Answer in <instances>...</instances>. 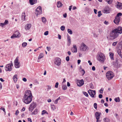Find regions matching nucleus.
Segmentation results:
<instances>
[{"instance_id":"nucleus-6","label":"nucleus","mask_w":122,"mask_h":122,"mask_svg":"<svg viewBox=\"0 0 122 122\" xmlns=\"http://www.w3.org/2000/svg\"><path fill=\"white\" fill-rule=\"evenodd\" d=\"M20 33L18 31H16L15 32V34L11 37L12 39L14 38H18L20 37Z\"/></svg>"},{"instance_id":"nucleus-3","label":"nucleus","mask_w":122,"mask_h":122,"mask_svg":"<svg viewBox=\"0 0 122 122\" xmlns=\"http://www.w3.org/2000/svg\"><path fill=\"white\" fill-rule=\"evenodd\" d=\"M97 60L99 61L103 62L105 59V56L104 54L101 52H98L97 55Z\"/></svg>"},{"instance_id":"nucleus-20","label":"nucleus","mask_w":122,"mask_h":122,"mask_svg":"<svg viewBox=\"0 0 122 122\" xmlns=\"http://www.w3.org/2000/svg\"><path fill=\"white\" fill-rule=\"evenodd\" d=\"M95 116L96 119L100 118V113L97 112L95 113Z\"/></svg>"},{"instance_id":"nucleus-34","label":"nucleus","mask_w":122,"mask_h":122,"mask_svg":"<svg viewBox=\"0 0 122 122\" xmlns=\"http://www.w3.org/2000/svg\"><path fill=\"white\" fill-rule=\"evenodd\" d=\"M106 1L107 2L108 4H111L112 2V0H106Z\"/></svg>"},{"instance_id":"nucleus-11","label":"nucleus","mask_w":122,"mask_h":122,"mask_svg":"<svg viewBox=\"0 0 122 122\" xmlns=\"http://www.w3.org/2000/svg\"><path fill=\"white\" fill-rule=\"evenodd\" d=\"M77 83L78 86H81L84 84V81L83 79L81 80H77Z\"/></svg>"},{"instance_id":"nucleus-33","label":"nucleus","mask_w":122,"mask_h":122,"mask_svg":"<svg viewBox=\"0 0 122 122\" xmlns=\"http://www.w3.org/2000/svg\"><path fill=\"white\" fill-rule=\"evenodd\" d=\"M4 25H6L8 23V21L5 20L4 23H3Z\"/></svg>"},{"instance_id":"nucleus-17","label":"nucleus","mask_w":122,"mask_h":122,"mask_svg":"<svg viewBox=\"0 0 122 122\" xmlns=\"http://www.w3.org/2000/svg\"><path fill=\"white\" fill-rule=\"evenodd\" d=\"M109 56L110 58L112 60H113L114 58L113 56L114 54L112 52H110L109 53Z\"/></svg>"},{"instance_id":"nucleus-38","label":"nucleus","mask_w":122,"mask_h":122,"mask_svg":"<svg viewBox=\"0 0 122 122\" xmlns=\"http://www.w3.org/2000/svg\"><path fill=\"white\" fill-rule=\"evenodd\" d=\"M27 44L26 42H23L22 44V46L23 47H25L27 45Z\"/></svg>"},{"instance_id":"nucleus-54","label":"nucleus","mask_w":122,"mask_h":122,"mask_svg":"<svg viewBox=\"0 0 122 122\" xmlns=\"http://www.w3.org/2000/svg\"><path fill=\"white\" fill-rule=\"evenodd\" d=\"M100 118H96L97 120V122H101V120H99Z\"/></svg>"},{"instance_id":"nucleus-13","label":"nucleus","mask_w":122,"mask_h":122,"mask_svg":"<svg viewBox=\"0 0 122 122\" xmlns=\"http://www.w3.org/2000/svg\"><path fill=\"white\" fill-rule=\"evenodd\" d=\"M120 22V17H116L115 19L113 21L114 22L116 25H118Z\"/></svg>"},{"instance_id":"nucleus-55","label":"nucleus","mask_w":122,"mask_h":122,"mask_svg":"<svg viewBox=\"0 0 122 122\" xmlns=\"http://www.w3.org/2000/svg\"><path fill=\"white\" fill-rule=\"evenodd\" d=\"M19 113V111L18 110H17L16 111V112L15 113V114L16 115H17Z\"/></svg>"},{"instance_id":"nucleus-64","label":"nucleus","mask_w":122,"mask_h":122,"mask_svg":"<svg viewBox=\"0 0 122 122\" xmlns=\"http://www.w3.org/2000/svg\"><path fill=\"white\" fill-rule=\"evenodd\" d=\"M63 16L65 18L67 16L66 14V13L64 15H63Z\"/></svg>"},{"instance_id":"nucleus-14","label":"nucleus","mask_w":122,"mask_h":122,"mask_svg":"<svg viewBox=\"0 0 122 122\" xmlns=\"http://www.w3.org/2000/svg\"><path fill=\"white\" fill-rule=\"evenodd\" d=\"M117 4L116 6L118 9L121 10L122 9V3L117 2Z\"/></svg>"},{"instance_id":"nucleus-48","label":"nucleus","mask_w":122,"mask_h":122,"mask_svg":"<svg viewBox=\"0 0 122 122\" xmlns=\"http://www.w3.org/2000/svg\"><path fill=\"white\" fill-rule=\"evenodd\" d=\"M69 56H67L66 58V60L67 61H68L69 60Z\"/></svg>"},{"instance_id":"nucleus-43","label":"nucleus","mask_w":122,"mask_h":122,"mask_svg":"<svg viewBox=\"0 0 122 122\" xmlns=\"http://www.w3.org/2000/svg\"><path fill=\"white\" fill-rule=\"evenodd\" d=\"M83 93L86 97H87L88 96L87 93L86 92H83Z\"/></svg>"},{"instance_id":"nucleus-56","label":"nucleus","mask_w":122,"mask_h":122,"mask_svg":"<svg viewBox=\"0 0 122 122\" xmlns=\"http://www.w3.org/2000/svg\"><path fill=\"white\" fill-rule=\"evenodd\" d=\"M102 97V94H100L99 95V98H101Z\"/></svg>"},{"instance_id":"nucleus-42","label":"nucleus","mask_w":122,"mask_h":122,"mask_svg":"<svg viewBox=\"0 0 122 122\" xmlns=\"http://www.w3.org/2000/svg\"><path fill=\"white\" fill-rule=\"evenodd\" d=\"M88 92L89 95L92 96V90H89L88 91Z\"/></svg>"},{"instance_id":"nucleus-52","label":"nucleus","mask_w":122,"mask_h":122,"mask_svg":"<svg viewBox=\"0 0 122 122\" xmlns=\"http://www.w3.org/2000/svg\"><path fill=\"white\" fill-rule=\"evenodd\" d=\"M104 23L106 25H107L109 24V22L108 21H107L106 20L104 21Z\"/></svg>"},{"instance_id":"nucleus-1","label":"nucleus","mask_w":122,"mask_h":122,"mask_svg":"<svg viewBox=\"0 0 122 122\" xmlns=\"http://www.w3.org/2000/svg\"><path fill=\"white\" fill-rule=\"evenodd\" d=\"M32 95L31 91L29 90L26 91L23 97V102L26 104L30 103L32 100Z\"/></svg>"},{"instance_id":"nucleus-59","label":"nucleus","mask_w":122,"mask_h":122,"mask_svg":"<svg viewBox=\"0 0 122 122\" xmlns=\"http://www.w3.org/2000/svg\"><path fill=\"white\" fill-rule=\"evenodd\" d=\"M22 80L24 81L25 82H26L27 81V79L25 78H24Z\"/></svg>"},{"instance_id":"nucleus-51","label":"nucleus","mask_w":122,"mask_h":122,"mask_svg":"<svg viewBox=\"0 0 122 122\" xmlns=\"http://www.w3.org/2000/svg\"><path fill=\"white\" fill-rule=\"evenodd\" d=\"M58 84L59 83L58 82H56L55 85V87L56 88H57L58 86Z\"/></svg>"},{"instance_id":"nucleus-18","label":"nucleus","mask_w":122,"mask_h":122,"mask_svg":"<svg viewBox=\"0 0 122 122\" xmlns=\"http://www.w3.org/2000/svg\"><path fill=\"white\" fill-rule=\"evenodd\" d=\"M31 27V24H28L25 25V28L26 30H29L30 28Z\"/></svg>"},{"instance_id":"nucleus-45","label":"nucleus","mask_w":122,"mask_h":122,"mask_svg":"<svg viewBox=\"0 0 122 122\" xmlns=\"http://www.w3.org/2000/svg\"><path fill=\"white\" fill-rule=\"evenodd\" d=\"M104 90V89L102 88L100 90L99 92L100 93H103V92Z\"/></svg>"},{"instance_id":"nucleus-46","label":"nucleus","mask_w":122,"mask_h":122,"mask_svg":"<svg viewBox=\"0 0 122 122\" xmlns=\"http://www.w3.org/2000/svg\"><path fill=\"white\" fill-rule=\"evenodd\" d=\"M117 41H116V42H114L112 44V45L113 46H115L116 45V44H117Z\"/></svg>"},{"instance_id":"nucleus-53","label":"nucleus","mask_w":122,"mask_h":122,"mask_svg":"<svg viewBox=\"0 0 122 122\" xmlns=\"http://www.w3.org/2000/svg\"><path fill=\"white\" fill-rule=\"evenodd\" d=\"M86 10L88 11H89L90 10H91V9H90L89 8V7H86Z\"/></svg>"},{"instance_id":"nucleus-35","label":"nucleus","mask_w":122,"mask_h":122,"mask_svg":"<svg viewBox=\"0 0 122 122\" xmlns=\"http://www.w3.org/2000/svg\"><path fill=\"white\" fill-rule=\"evenodd\" d=\"M43 22L45 23L46 21V19L44 17H42L41 18Z\"/></svg>"},{"instance_id":"nucleus-40","label":"nucleus","mask_w":122,"mask_h":122,"mask_svg":"<svg viewBox=\"0 0 122 122\" xmlns=\"http://www.w3.org/2000/svg\"><path fill=\"white\" fill-rule=\"evenodd\" d=\"M60 99V97H59L58 98H57L55 101L54 102V103L55 104H57L58 103V101Z\"/></svg>"},{"instance_id":"nucleus-9","label":"nucleus","mask_w":122,"mask_h":122,"mask_svg":"<svg viewBox=\"0 0 122 122\" xmlns=\"http://www.w3.org/2000/svg\"><path fill=\"white\" fill-rule=\"evenodd\" d=\"M36 105L35 103L34 102L32 103L30 105V106L29 108V111H30L31 112L35 107Z\"/></svg>"},{"instance_id":"nucleus-2","label":"nucleus","mask_w":122,"mask_h":122,"mask_svg":"<svg viewBox=\"0 0 122 122\" xmlns=\"http://www.w3.org/2000/svg\"><path fill=\"white\" fill-rule=\"evenodd\" d=\"M122 33V27H119L117 28L112 30L110 34V39L112 40L115 39Z\"/></svg>"},{"instance_id":"nucleus-23","label":"nucleus","mask_w":122,"mask_h":122,"mask_svg":"<svg viewBox=\"0 0 122 122\" xmlns=\"http://www.w3.org/2000/svg\"><path fill=\"white\" fill-rule=\"evenodd\" d=\"M67 41L68 43L69 44V46L71 43V40L70 37L69 36L68 37Z\"/></svg>"},{"instance_id":"nucleus-25","label":"nucleus","mask_w":122,"mask_h":122,"mask_svg":"<svg viewBox=\"0 0 122 122\" xmlns=\"http://www.w3.org/2000/svg\"><path fill=\"white\" fill-rule=\"evenodd\" d=\"M104 122H109V119L107 118H105L103 119Z\"/></svg>"},{"instance_id":"nucleus-60","label":"nucleus","mask_w":122,"mask_h":122,"mask_svg":"<svg viewBox=\"0 0 122 122\" xmlns=\"http://www.w3.org/2000/svg\"><path fill=\"white\" fill-rule=\"evenodd\" d=\"M92 70L93 71L95 70V68L94 66L92 67Z\"/></svg>"},{"instance_id":"nucleus-16","label":"nucleus","mask_w":122,"mask_h":122,"mask_svg":"<svg viewBox=\"0 0 122 122\" xmlns=\"http://www.w3.org/2000/svg\"><path fill=\"white\" fill-rule=\"evenodd\" d=\"M26 15H25V12H24L21 15V19L23 21L25 20V17Z\"/></svg>"},{"instance_id":"nucleus-5","label":"nucleus","mask_w":122,"mask_h":122,"mask_svg":"<svg viewBox=\"0 0 122 122\" xmlns=\"http://www.w3.org/2000/svg\"><path fill=\"white\" fill-rule=\"evenodd\" d=\"M11 63L9 64L6 65V67L5 68V70L6 71H11L12 70V67L13 66V65L12 62Z\"/></svg>"},{"instance_id":"nucleus-31","label":"nucleus","mask_w":122,"mask_h":122,"mask_svg":"<svg viewBox=\"0 0 122 122\" xmlns=\"http://www.w3.org/2000/svg\"><path fill=\"white\" fill-rule=\"evenodd\" d=\"M19 63H15V67L17 68H19L20 67V65L19 64Z\"/></svg>"},{"instance_id":"nucleus-41","label":"nucleus","mask_w":122,"mask_h":122,"mask_svg":"<svg viewBox=\"0 0 122 122\" xmlns=\"http://www.w3.org/2000/svg\"><path fill=\"white\" fill-rule=\"evenodd\" d=\"M101 11H99L98 12V17H99L101 15H102V14H101Z\"/></svg>"},{"instance_id":"nucleus-12","label":"nucleus","mask_w":122,"mask_h":122,"mask_svg":"<svg viewBox=\"0 0 122 122\" xmlns=\"http://www.w3.org/2000/svg\"><path fill=\"white\" fill-rule=\"evenodd\" d=\"M110 8L108 6H106L104 8L103 11L104 13H110Z\"/></svg>"},{"instance_id":"nucleus-50","label":"nucleus","mask_w":122,"mask_h":122,"mask_svg":"<svg viewBox=\"0 0 122 122\" xmlns=\"http://www.w3.org/2000/svg\"><path fill=\"white\" fill-rule=\"evenodd\" d=\"M48 34V31H46L44 33V35H47Z\"/></svg>"},{"instance_id":"nucleus-58","label":"nucleus","mask_w":122,"mask_h":122,"mask_svg":"<svg viewBox=\"0 0 122 122\" xmlns=\"http://www.w3.org/2000/svg\"><path fill=\"white\" fill-rule=\"evenodd\" d=\"M0 26L2 27L3 28V26H4L3 23H0Z\"/></svg>"},{"instance_id":"nucleus-28","label":"nucleus","mask_w":122,"mask_h":122,"mask_svg":"<svg viewBox=\"0 0 122 122\" xmlns=\"http://www.w3.org/2000/svg\"><path fill=\"white\" fill-rule=\"evenodd\" d=\"M114 100L116 102H119L120 101V99L119 97H117L114 99Z\"/></svg>"},{"instance_id":"nucleus-22","label":"nucleus","mask_w":122,"mask_h":122,"mask_svg":"<svg viewBox=\"0 0 122 122\" xmlns=\"http://www.w3.org/2000/svg\"><path fill=\"white\" fill-rule=\"evenodd\" d=\"M44 56V54L43 53H41L38 58V60L39 59H41V58H43Z\"/></svg>"},{"instance_id":"nucleus-7","label":"nucleus","mask_w":122,"mask_h":122,"mask_svg":"<svg viewBox=\"0 0 122 122\" xmlns=\"http://www.w3.org/2000/svg\"><path fill=\"white\" fill-rule=\"evenodd\" d=\"M87 48L86 46L83 43H82L80 47V49L81 51H85L86 50Z\"/></svg>"},{"instance_id":"nucleus-37","label":"nucleus","mask_w":122,"mask_h":122,"mask_svg":"<svg viewBox=\"0 0 122 122\" xmlns=\"http://www.w3.org/2000/svg\"><path fill=\"white\" fill-rule=\"evenodd\" d=\"M122 15V13H121L120 12L117 14V16L116 17H120L119 16H121Z\"/></svg>"},{"instance_id":"nucleus-10","label":"nucleus","mask_w":122,"mask_h":122,"mask_svg":"<svg viewBox=\"0 0 122 122\" xmlns=\"http://www.w3.org/2000/svg\"><path fill=\"white\" fill-rule=\"evenodd\" d=\"M36 14L37 15H39L42 12L41 7L39 6L38 7L36 10Z\"/></svg>"},{"instance_id":"nucleus-47","label":"nucleus","mask_w":122,"mask_h":122,"mask_svg":"<svg viewBox=\"0 0 122 122\" xmlns=\"http://www.w3.org/2000/svg\"><path fill=\"white\" fill-rule=\"evenodd\" d=\"M94 108L96 109H97V104L96 103H95L94 104Z\"/></svg>"},{"instance_id":"nucleus-63","label":"nucleus","mask_w":122,"mask_h":122,"mask_svg":"<svg viewBox=\"0 0 122 122\" xmlns=\"http://www.w3.org/2000/svg\"><path fill=\"white\" fill-rule=\"evenodd\" d=\"M67 85L68 86H70V85L69 82H67Z\"/></svg>"},{"instance_id":"nucleus-8","label":"nucleus","mask_w":122,"mask_h":122,"mask_svg":"<svg viewBox=\"0 0 122 122\" xmlns=\"http://www.w3.org/2000/svg\"><path fill=\"white\" fill-rule=\"evenodd\" d=\"M61 60L59 58H56L55 59V63L56 65L59 66L61 64Z\"/></svg>"},{"instance_id":"nucleus-30","label":"nucleus","mask_w":122,"mask_h":122,"mask_svg":"<svg viewBox=\"0 0 122 122\" xmlns=\"http://www.w3.org/2000/svg\"><path fill=\"white\" fill-rule=\"evenodd\" d=\"M96 94V91L95 90H92V97H94V95Z\"/></svg>"},{"instance_id":"nucleus-15","label":"nucleus","mask_w":122,"mask_h":122,"mask_svg":"<svg viewBox=\"0 0 122 122\" xmlns=\"http://www.w3.org/2000/svg\"><path fill=\"white\" fill-rule=\"evenodd\" d=\"M71 50L73 52H77V48L76 45H73V47L72 48Z\"/></svg>"},{"instance_id":"nucleus-4","label":"nucleus","mask_w":122,"mask_h":122,"mask_svg":"<svg viewBox=\"0 0 122 122\" xmlns=\"http://www.w3.org/2000/svg\"><path fill=\"white\" fill-rule=\"evenodd\" d=\"M114 76V74L112 71H108L106 74V77L108 80L112 79Z\"/></svg>"},{"instance_id":"nucleus-36","label":"nucleus","mask_w":122,"mask_h":122,"mask_svg":"<svg viewBox=\"0 0 122 122\" xmlns=\"http://www.w3.org/2000/svg\"><path fill=\"white\" fill-rule=\"evenodd\" d=\"M67 32L68 33L70 34H72V31L70 29H68Z\"/></svg>"},{"instance_id":"nucleus-44","label":"nucleus","mask_w":122,"mask_h":122,"mask_svg":"<svg viewBox=\"0 0 122 122\" xmlns=\"http://www.w3.org/2000/svg\"><path fill=\"white\" fill-rule=\"evenodd\" d=\"M65 28V27L64 26H62L61 27V30L62 31L64 30Z\"/></svg>"},{"instance_id":"nucleus-21","label":"nucleus","mask_w":122,"mask_h":122,"mask_svg":"<svg viewBox=\"0 0 122 122\" xmlns=\"http://www.w3.org/2000/svg\"><path fill=\"white\" fill-rule=\"evenodd\" d=\"M62 5V3L60 1H59L57 2V6L58 7H60Z\"/></svg>"},{"instance_id":"nucleus-32","label":"nucleus","mask_w":122,"mask_h":122,"mask_svg":"<svg viewBox=\"0 0 122 122\" xmlns=\"http://www.w3.org/2000/svg\"><path fill=\"white\" fill-rule=\"evenodd\" d=\"M18 57H17L14 61L15 63H19L18 62Z\"/></svg>"},{"instance_id":"nucleus-49","label":"nucleus","mask_w":122,"mask_h":122,"mask_svg":"<svg viewBox=\"0 0 122 122\" xmlns=\"http://www.w3.org/2000/svg\"><path fill=\"white\" fill-rule=\"evenodd\" d=\"M0 109L2 110L3 111L5 112V109L4 107H1V108Z\"/></svg>"},{"instance_id":"nucleus-27","label":"nucleus","mask_w":122,"mask_h":122,"mask_svg":"<svg viewBox=\"0 0 122 122\" xmlns=\"http://www.w3.org/2000/svg\"><path fill=\"white\" fill-rule=\"evenodd\" d=\"M45 114H48V113L45 110H44L42 112L41 114L42 115H43Z\"/></svg>"},{"instance_id":"nucleus-24","label":"nucleus","mask_w":122,"mask_h":122,"mask_svg":"<svg viewBox=\"0 0 122 122\" xmlns=\"http://www.w3.org/2000/svg\"><path fill=\"white\" fill-rule=\"evenodd\" d=\"M32 1L31 3L30 4L31 5H33L36 4L37 2V0H32Z\"/></svg>"},{"instance_id":"nucleus-26","label":"nucleus","mask_w":122,"mask_h":122,"mask_svg":"<svg viewBox=\"0 0 122 122\" xmlns=\"http://www.w3.org/2000/svg\"><path fill=\"white\" fill-rule=\"evenodd\" d=\"M38 110L37 109L35 110L32 113V114L34 115L37 114L38 113Z\"/></svg>"},{"instance_id":"nucleus-57","label":"nucleus","mask_w":122,"mask_h":122,"mask_svg":"<svg viewBox=\"0 0 122 122\" xmlns=\"http://www.w3.org/2000/svg\"><path fill=\"white\" fill-rule=\"evenodd\" d=\"M46 48H47V50L48 51H49L51 49V48H50V47H49L47 46L46 47Z\"/></svg>"},{"instance_id":"nucleus-62","label":"nucleus","mask_w":122,"mask_h":122,"mask_svg":"<svg viewBox=\"0 0 122 122\" xmlns=\"http://www.w3.org/2000/svg\"><path fill=\"white\" fill-rule=\"evenodd\" d=\"M94 13L96 14H97V10L95 9H94Z\"/></svg>"},{"instance_id":"nucleus-19","label":"nucleus","mask_w":122,"mask_h":122,"mask_svg":"<svg viewBox=\"0 0 122 122\" xmlns=\"http://www.w3.org/2000/svg\"><path fill=\"white\" fill-rule=\"evenodd\" d=\"M17 75L16 74L15 75L13 76V79L15 82H16L17 80Z\"/></svg>"},{"instance_id":"nucleus-29","label":"nucleus","mask_w":122,"mask_h":122,"mask_svg":"<svg viewBox=\"0 0 122 122\" xmlns=\"http://www.w3.org/2000/svg\"><path fill=\"white\" fill-rule=\"evenodd\" d=\"M62 88L63 90H65L66 89L67 87L66 85H63L62 86Z\"/></svg>"},{"instance_id":"nucleus-61","label":"nucleus","mask_w":122,"mask_h":122,"mask_svg":"<svg viewBox=\"0 0 122 122\" xmlns=\"http://www.w3.org/2000/svg\"><path fill=\"white\" fill-rule=\"evenodd\" d=\"M28 121H30V122H32V120L30 118H28Z\"/></svg>"},{"instance_id":"nucleus-39","label":"nucleus","mask_w":122,"mask_h":122,"mask_svg":"<svg viewBox=\"0 0 122 122\" xmlns=\"http://www.w3.org/2000/svg\"><path fill=\"white\" fill-rule=\"evenodd\" d=\"M51 108L53 110H54L56 109V107L54 105H51Z\"/></svg>"}]
</instances>
